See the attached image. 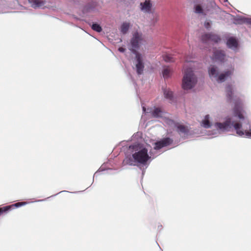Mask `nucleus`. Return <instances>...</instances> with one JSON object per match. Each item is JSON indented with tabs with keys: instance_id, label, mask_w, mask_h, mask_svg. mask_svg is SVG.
I'll list each match as a JSON object with an SVG mask.
<instances>
[{
	"instance_id": "1",
	"label": "nucleus",
	"mask_w": 251,
	"mask_h": 251,
	"mask_svg": "<svg viewBox=\"0 0 251 251\" xmlns=\"http://www.w3.org/2000/svg\"><path fill=\"white\" fill-rule=\"evenodd\" d=\"M245 114L244 110L235 106L232 110V115L226 117L223 122H215L214 127L216 129L209 132L208 135L214 137L234 129L238 135L251 138V127L248 129L240 122L245 119Z\"/></svg>"
},
{
	"instance_id": "2",
	"label": "nucleus",
	"mask_w": 251,
	"mask_h": 251,
	"mask_svg": "<svg viewBox=\"0 0 251 251\" xmlns=\"http://www.w3.org/2000/svg\"><path fill=\"white\" fill-rule=\"evenodd\" d=\"M146 41L144 36L140 31H136L132 34L129 49L135 54L134 64L135 65L136 71L138 74H141L144 68V55L136 51L142 45L146 44Z\"/></svg>"
},
{
	"instance_id": "3",
	"label": "nucleus",
	"mask_w": 251,
	"mask_h": 251,
	"mask_svg": "<svg viewBox=\"0 0 251 251\" xmlns=\"http://www.w3.org/2000/svg\"><path fill=\"white\" fill-rule=\"evenodd\" d=\"M133 147L132 158H126L124 161L125 163L130 165H135L136 163L145 165L151 160L153 153L150 145H138Z\"/></svg>"
},
{
	"instance_id": "4",
	"label": "nucleus",
	"mask_w": 251,
	"mask_h": 251,
	"mask_svg": "<svg viewBox=\"0 0 251 251\" xmlns=\"http://www.w3.org/2000/svg\"><path fill=\"white\" fill-rule=\"evenodd\" d=\"M208 72L209 76L212 80L221 83L231 77L233 74L234 69L231 67L220 74L216 66L210 65L208 67Z\"/></svg>"
},
{
	"instance_id": "5",
	"label": "nucleus",
	"mask_w": 251,
	"mask_h": 251,
	"mask_svg": "<svg viewBox=\"0 0 251 251\" xmlns=\"http://www.w3.org/2000/svg\"><path fill=\"white\" fill-rule=\"evenodd\" d=\"M197 77L191 69L184 71L182 79V87L185 90H189L193 88L197 83Z\"/></svg>"
},
{
	"instance_id": "6",
	"label": "nucleus",
	"mask_w": 251,
	"mask_h": 251,
	"mask_svg": "<svg viewBox=\"0 0 251 251\" xmlns=\"http://www.w3.org/2000/svg\"><path fill=\"white\" fill-rule=\"evenodd\" d=\"M235 87L232 85H228L226 88V95L227 100L231 102L235 100Z\"/></svg>"
},
{
	"instance_id": "7",
	"label": "nucleus",
	"mask_w": 251,
	"mask_h": 251,
	"mask_svg": "<svg viewBox=\"0 0 251 251\" xmlns=\"http://www.w3.org/2000/svg\"><path fill=\"white\" fill-rule=\"evenodd\" d=\"M152 7V2L150 0H146L143 2H141L140 4V8L144 13H149L151 12Z\"/></svg>"
},
{
	"instance_id": "8",
	"label": "nucleus",
	"mask_w": 251,
	"mask_h": 251,
	"mask_svg": "<svg viewBox=\"0 0 251 251\" xmlns=\"http://www.w3.org/2000/svg\"><path fill=\"white\" fill-rule=\"evenodd\" d=\"M214 55L212 56V59L215 61L223 62L226 58L224 52L221 50H213Z\"/></svg>"
},
{
	"instance_id": "9",
	"label": "nucleus",
	"mask_w": 251,
	"mask_h": 251,
	"mask_svg": "<svg viewBox=\"0 0 251 251\" xmlns=\"http://www.w3.org/2000/svg\"><path fill=\"white\" fill-rule=\"evenodd\" d=\"M172 141L170 138H165L158 142H155L154 146L155 150H158L164 147H166L170 145Z\"/></svg>"
},
{
	"instance_id": "10",
	"label": "nucleus",
	"mask_w": 251,
	"mask_h": 251,
	"mask_svg": "<svg viewBox=\"0 0 251 251\" xmlns=\"http://www.w3.org/2000/svg\"><path fill=\"white\" fill-rule=\"evenodd\" d=\"M202 39L205 42L212 41L215 42H218L220 40V38L219 36L212 33L205 34L202 36Z\"/></svg>"
},
{
	"instance_id": "11",
	"label": "nucleus",
	"mask_w": 251,
	"mask_h": 251,
	"mask_svg": "<svg viewBox=\"0 0 251 251\" xmlns=\"http://www.w3.org/2000/svg\"><path fill=\"white\" fill-rule=\"evenodd\" d=\"M29 3L34 8H43L45 6V0H28Z\"/></svg>"
},
{
	"instance_id": "12",
	"label": "nucleus",
	"mask_w": 251,
	"mask_h": 251,
	"mask_svg": "<svg viewBox=\"0 0 251 251\" xmlns=\"http://www.w3.org/2000/svg\"><path fill=\"white\" fill-rule=\"evenodd\" d=\"M201 126L206 128H208L212 126L211 118L209 115H206L203 117L201 122Z\"/></svg>"
},
{
	"instance_id": "13",
	"label": "nucleus",
	"mask_w": 251,
	"mask_h": 251,
	"mask_svg": "<svg viewBox=\"0 0 251 251\" xmlns=\"http://www.w3.org/2000/svg\"><path fill=\"white\" fill-rule=\"evenodd\" d=\"M27 202H17L11 205L6 206L0 208V215L1 214L4 212H6L10 209L11 207H19L21 206L25 205L26 204Z\"/></svg>"
},
{
	"instance_id": "14",
	"label": "nucleus",
	"mask_w": 251,
	"mask_h": 251,
	"mask_svg": "<svg viewBox=\"0 0 251 251\" xmlns=\"http://www.w3.org/2000/svg\"><path fill=\"white\" fill-rule=\"evenodd\" d=\"M227 45L228 47L234 50H235L238 48V42L237 40L233 38L230 37L227 41Z\"/></svg>"
},
{
	"instance_id": "15",
	"label": "nucleus",
	"mask_w": 251,
	"mask_h": 251,
	"mask_svg": "<svg viewBox=\"0 0 251 251\" xmlns=\"http://www.w3.org/2000/svg\"><path fill=\"white\" fill-rule=\"evenodd\" d=\"M130 24L128 22H126L122 23L119 28L121 33L122 34H126L130 27Z\"/></svg>"
},
{
	"instance_id": "16",
	"label": "nucleus",
	"mask_w": 251,
	"mask_h": 251,
	"mask_svg": "<svg viewBox=\"0 0 251 251\" xmlns=\"http://www.w3.org/2000/svg\"><path fill=\"white\" fill-rule=\"evenodd\" d=\"M149 113H151V115L154 118H159L163 116L162 112L158 108H154L153 110L151 109H148ZM148 113V112H147Z\"/></svg>"
},
{
	"instance_id": "17",
	"label": "nucleus",
	"mask_w": 251,
	"mask_h": 251,
	"mask_svg": "<svg viewBox=\"0 0 251 251\" xmlns=\"http://www.w3.org/2000/svg\"><path fill=\"white\" fill-rule=\"evenodd\" d=\"M172 73V70L169 67H164L162 71V75L164 78H169Z\"/></svg>"
},
{
	"instance_id": "18",
	"label": "nucleus",
	"mask_w": 251,
	"mask_h": 251,
	"mask_svg": "<svg viewBox=\"0 0 251 251\" xmlns=\"http://www.w3.org/2000/svg\"><path fill=\"white\" fill-rule=\"evenodd\" d=\"M163 93L165 98L171 100L173 97V93L168 88L163 89Z\"/></svg>"
},
{
	"instance_id": "19",
	"label": "nucleus",
	"mask_w": 251,
	"mask_h": 251,
	"mask_svg": "<svg viewBox=\"0 0 251 251\" xmlns=\"http://www.w3.org/2000/svg\"><path fill=\"white\" fill-rule=\"evenodd\" d=\"M176 127L178 131L181 133H185L188 130L187 127L180 124L177 125Z\"/></svg>"
},
{
	"instance_id": "20",
	"label": "nucleus",
	"mask_w": 251,
	"mask_h": 251,
	"mask_svg": "<svg viewBox=\"0 0 251 251\" xmlns=\"http://www.w3.org/2000/svg\"><path fill=\"white\" fill-rule=\"evenodd\" d=\"M91 27L94 30L98 32H100L102 30L101 26L99 25L96 23L93 24Z\"/></svg>"
},
{
	"instance_id": "21",
	"label": "nucleus",
	"mask_w": 251,
	"mask_h": 251,
	"mask_svg": "<svg viewBox=\"0 0 251 251\" xmlns=\"http://www.w3.org/2000/svg\"><path fill=\"white\" fill-rule=\"evenodd\" d=\"M195 12L199 14L203 13V9L200 5H197L195 6Z\"/></svg>"
},
{
	"instance_id": "22",
	"label": "nucleus",
	"mask_w": 251,
	"mask_h": 251,
	"mask_svg": "<svg viewBox=\"0 0 251 251\" xmlns=\"http://www.w3.org/2000/svg\"><path fill=\"white\" fill-rule=\"evenodd\" d=\"M244 22L247 23L251 24V18H244Z\"/></svg>"
},
{
	"instance_id": "23",
	"label": "nucleus",
	"mask_w": 251,
	"mask_h": 251,
	"mask_svg": "<svg viewBox=\"0 0 251 251\" xmlns=\"http://www.w3.org/2000/svg\"><path fill=\"white\" fill-rule=\"evenodd\" d=\"M205 26L207 28H209L210 27V23L208 22H205Z\"/></svg>"
},
{
	"instance_id": "24",
	"label": "nucleus",
	"mask_w": 251,
	"mask_h": 251,
	"mask_svg": "<svg viewBox=\"0 0 251 251\" xmlns=\"http://www.w3.org/2000/svg\"><path fill=\"white\" fill-rule=\"evenodd\" d=\"M119 50L120 51V52H124L125 50V49L124 48H122V47H121V48H119Z\"/></svg>"
},
{
	"instance_id": "25",
	"label": "nucleus",
	"mask_w": 251,
	"mask_h": 251,
	"mask_svg": "<svg viewBox=\"0 0 251 251\" xmlns=\"http://www.w3.org/2000/svg\"><path fill=\"white\" fill-rule=\"evenodd\" d=\"M100 172V171H98V172H97L95 175H94V176H97L98 175V174Z\"/></svg>"
},
{
	"instance_id": "26",
	"label": "nucleus",
	"mask_w": 251,
	"mask_h": 251,
	"mask_svg": "<svg viewBox=\"0 0 251 251\" xmlns=\"http://www.w3.org/2000/svg\"><path fill=\"white\" fill-rule=\"evenodd\" d=\"M142 107H143V111L145 112V111H146V109H145V107H144V106H143Z\"/></svg>"
},
{
	"instance_id": "27",
	"label": "nucleus",
	"mask_w": 251,
	"mask_h": 251,
	"mask_svg": "<svg viewBox=\"0 0 251 251\" xmlns=\"http://www.w3.org/2000/svg\"><path fill=\"white\" fill-rule=\"evenodd\" d=\"M167 61H171L170 60H166Z\"/></svg>"
}]
</instances>
